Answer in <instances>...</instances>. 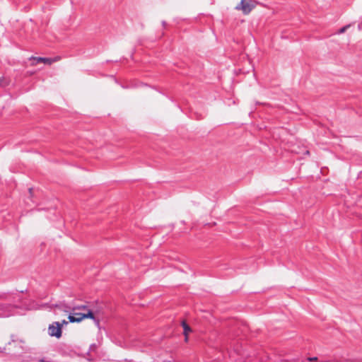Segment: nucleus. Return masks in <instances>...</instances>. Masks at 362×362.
I'll return each mask as SVG.
<instances>
[{
	"instance_id": "1",
	"label": "nucleus",
	"mask_w": 362,
	"mask_h": 362,
	"mask_svg": "<svg viewBox=\"0 0 362 362\" xmlns=\"http://www.w3.org/2000/svg\"><path fill=\"white\" fill-rule=\"evenodd\" d=\"M3 308L8 307L9 308V313L4 314V316H8L10 315H12L11 310L13 308H22V309H28V305L26 303L25 301H24L22 298L17 295L16 297H15V300L13 304H8V305H2Z\"/></svg>"
},
{
	"instance_id": "2",
	"label": "nucleus",
	"mask_w": 362,
	"mask_h": 362,
	"mask_svg": "<svg viewBox=\"0 0 362 362\" xmlns=\"http://www.w3.org/2000/svg\"><path fill=\"white\" fill-rule=\"evenodd\" d=\"M254 8L255 6L250 4V0H241L235 6L236 10L242 11L245 15L249 14Z\"/></svg>"
},
{
	"instance_id": "3",
	"label": "nucleus",
	"mask_w": 362,
	"mask_h": 362,
	"mask_svg": "<svg viewBox=\"0 0 362 362\" xmlns=\"http://www.w3.org/2000/svg\"><path fill=\"white\" fill-rule=\"evenodd\" d=\"M62 325L59 322H54L48 327V333L51 337L59 339L62 337Z\"/></svg>"
},
{
	"instance_id": "4",
	"label": "nucleus",
	"mask_w": 362,
	"mask_h": 362,
	"mask_svg": "<svg viewBox=\"0 0 362 362\" xmlns=\"http://www.w3.org/2000/svg\"><path fill=\"white\" fill-rule=\"evenodd\" d=\"M87 311V313H83V315L80 317L74 318V316H71L70 322H80L85 318H90L94 320L97 326H99L100 320L95 317L93 313L90 310Z\"/></svg>"
},
{
	"instance_id": "5",
	"label": "nucleus",
	"mask_w": 362,
	"mask_h": 362,
	"mask_svg": "<svg viewBox=\"0 0 362 362\" xmlns=\"http://www.w3.org/2000/svg\"><path fill=\"white\" fill-rule=\"evenodd\" d=\"M30 60L32 61V65H37V64L42 62L47 64H51L53 62H55L56 59L47 57H30Z\"/></svg>"
},
{
	"instance_id": "6",
	"label": "nucleus",
	"mask_w": 362,
	"mask_h": 362,
	"mask_svg": "<svg viewBox=\"0 0 362 362\" xmlns=\"http://www.w3.org/2000/svg\"><path fill=\"white\" fill-rule=\"evenodd\" d=\"M56 308H59L60 310L64 311L65 313H69L72 310L73 307L71 305H69L64 303H60L58 304H56L54 305Z\"/></svg>"
},
{
	"instance_id": "7",
	"label": "nucleus",
	"mask_w": 362,
	"mask_h": 362,
	"mask_svg": "<svg viewBox=\"0 0 362 362\" xmlns=\"http://www.w3.org/2000/svg\"><path fill=\"white\" fill-rule=\"evenodd\" d=\"M182 326L183 328V334L185 336V341H187V334L189 332H192V329L185 321L182 322Z\"/></svg>"
},
{
	"instance_id": "8",
	"label": "nucleus",
	"mask_w": 362,
	"mask_h": 362,
	"mask_svg": "<svg viewBox=\"0 0 362 362\" xmlns=\"http://www.w3.org/2000/svg\"><path fill=\"white\" fill-rule=\"evenodd\" d=\"M76 310H78L75 306L73 307L72 310L70 312L69 315L68 317L69 320L70 321L71 316H74V318L80 317L83 315V313H77Z\"/></svg>"
},
{
	"instance_id": "9",
	"label": "nucleus",
	"mask_w": 362,
	"mask_h": 362,
	"mask_svg": "<svg viewBox=\"0 0 362 362\" xmlns=\"http://www.w3.org/2000/svg\"><path fill=\"white\" fill-rule=\"evenodd\" d=\"M349 27V25H345V26L341 28L338 33L339 34L344 33Z\"/></svg>"
},
{
	"instance_id": "10",
	"label": "nucleus",
	"mask_w": 362,
	"mask_h": 362,
	"mask_svg": "<svg viewBox=\"0 0 362 362\" xmlns=\"http://www.w3.org/2000/svg\"><path fill=\"white\" fill-rule=\"evenodd\" d=\"M78 310H89L88 306L87 305H80V306H77L76 307Z\"/></svg>"
},
{
	"instance_id": "11",
	"label": "nucleus",
	"mask_w": 362,
	"mask_h": 362,
	"mask_svg": "<svg viewBox=\"0 0 362 362\" xmlns=\"http://www.w3.org/2000/svg\"><path fill=\"white\" fill-rule=\"evenodd\" d=\"M97 349V345L95 344H92L90 345L89 351H95Z\"/></svg>"
},
{
	"instance_id": "12",
	"label": "nucleus",
	"mask_w": 362,
	"mask_h": 362,
	"mask_svg": "<svg viewBox=\"0 0 362 362\" xmlns=\"http://www.w3.org/2000/svg\"><path fill=\"white\" fill-rule=\"evenodd\" d=\"M317 360V357H308V358H306V361H311V362L315 361Z\"/></svg>"
},
{
	"instance_id": "13",
	"label": "nucleus",
	"mask_w": 362,
	"mask_h": 362,
	"mask_svg": "<svg viewBox=\"0 0 362 362\" xmlns=\"http://www.w3.org/2000/svg\"><path fill=\"white\" fill-rule=\"evenodd\" d=\"M28 191H29V193H30V196L32 197V195H33V188H29Z\"/></svg>"
},
{
	"instance_id": "14",
	"label": "nucleus",
	"mask_w": 362,
	"mask_h": 362,
	"mask_svg": "<svg viewBox=\"0 0 362 362\" xmlns=\"http://www.w3.org/2000/svg\"><path fill=\"white\" fill-rule=\"evenodd\" d=\"M61 324H62V325H67V324H68V322H67L65 320H62V323H61Z\"/></svg>"
},
{
	"instance_id": "15",
	"label": "nucleus",
	"mask_w": 362,
	"mask_h": 362,
	"mask_svg": "<svg viewBox=\"0 0 362 362\" xmlns=\"http://www.w3.org/2000/svg\"><path fill=\"white\" fill-rule=\"evenodd\" d=\"M309 153H310L309 151H305V154H308V155Z\"/></svg>"
},
{
	"instance_id": "16",
	"label": "nucleus",
	"mask_w": 362,
	"mask_h": 362,
	"mask_svg": "<svg viewBox=\"0 0 362 362\" xmlns=\"http://www.w3.org/2000/svg\"><path fill=\"white\" fill-rule=\"evenodd\" d=\"M125 361L132 362V360H127V359L125 360Z\"/></svg>"
},
{
	"instance_id": "17",
	"label": "nucleus",
	"mask_w": 362,
	"mask_h": 362,
	"mask_svg": "<svg viewBox=\"0 0 362 362\" xmlns=\"http://www.w3.org/2000/svg\"><path fill=\"white\" fill-rule=\"evenodd\" d=\"M163 25H165V21H163Z\"/></svg>"
},
{
	"instance_id": "18",
	"label": "nucleus",
	"mask_w": 362,
	"mask_h": 362,
	"mask_svg": "<svg viewBox=\"0 0 362 362\" xmlns=\"http://www.w3.org/2000/svg\"><path fill=\"white\" fill-rule=\"evenodd\" d=\"M163 362H170V361H163Z\"/></svg>"
}]
</instances>
